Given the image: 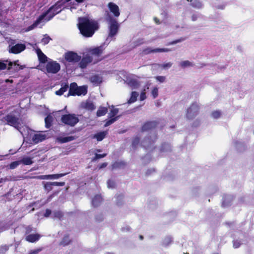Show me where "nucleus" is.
<instances>
[{
  "mask_svg": "<svg viewBox=\"0 0 254 254\" xmlns=\"http://www.w3.org/2000/svg\"><path fill=\"white\" fill-rule=\"evenodd\" d=\"M23 164L25 165H29L33 163V161L30 157H25L22 159L21 160Z\"/></svg>",
  "mask_w": 254,
  "mask_h": 254,
  "instance_id": "7c9ffc66",
  "label": "nucleus"
},
{
  "mask_svg": "<svg viewBox=\"0 0 254 254\" xmlns=\"http://www.w3.org/2000/svg\"><path fill=\"white\" fill-rule=\"evenodd\" d=\"M104 52L103 47L102 46L90 48L88 52L90 57L93 58V64H96L102 61L104 57L102 56Z\"/></svg>",
  "mask_w": 254,
  "mask_h": 254,
  "instance_id": "20e7f679",
  "label": "nucleus"
},
{
  "mask_svg": "<svg viewBox=\"0 0 254 254\" xmlns=\"http://www.w3.org/2000/svg\"><path fill=\"white\" fill-rule=\"evenodd\" d=\"M6 64L2 62H0V70L6 69Z\"/></svg>",
  "mask_w": 254,
  "mask_h": 254,
  "instance_id": "603ef678",
  "label": "nucleus"
},
{
  "mask_svg": "<svg viewBox=\"0 0 254 254\" xmlns=\"http://www.w3.org/2000/svg\"><path fill=\"white\" fill-rule=\"evenodd\" d=\"M87 93V87L83 85L78 86L76 82H72L69 86L67 96L85 95Z\"/></svg>",
  "mask_w": 254,
  "mask_h": 254,
  "instance_id": "7ed1b4c3",
  "label": "nucleus"
},
{
  "mask_svg": "<svg viewBox=\"0 0 254 254\" xmlns=\"http://www.w3.org/2000/svg\"><path fill=\"white\" fill-rule=\"evenodd\" d=\"M144 43V41L143 38H140L137 40H136L134 42V46L133 47H136L139 46H140Z\"/></svg>",
  "mask_w": 254,
  "mask_h": 254,
  "instance_id": "e433bc0d",
  "label": "nucleus"
},
{
  "mask_svg": "<svg viewBox=\"0 0 254 254\" xmlns=\"http://www.w3.org/2000/svg\"><path fill=\"white\" fill-rule=\"evenodd\" d=\"M71 242V240L69 238V235H66L64 237L60 243V245L63 246H66L69 245Z\"/></svg>",
  "mask_w": 254,
  "mask_h": 254,
  "instance_id": "cd10ccee",
  "label": "nucleus"
},
{
  "mask_svg": "<svg viewBox=\"0 0 254 254\" xmlns=\"http://www.w3.org/2000/svg\"><path fill=\"white\" fill-rule=\"evenodd\" d=\"M102 201V198L100 195H95L92 199V205L94 207H97L99 205Z\"/></svg>",
  "mask_w": 254,
  "mask_h": 254,
  "instance_id": "a878e982",
  "label": "nucleus"
},
{
  "mask_svg": "<svg viewBox=\"0 0 254 254\" xmlns=\"http://www.w3.org/2000/svg\"><path fill=\"white\" fill-rule=\"evenodd\" d=\"M148 142H150V141H149V138H145V139L143 140V143Z\"/></svg>",
  "mask_w": 254,
  "mask_h": 254,
  "instance_id": "0e129e2a",
  "label": "nucleus"
},
{
  "mask_svg": "<svg viewBox=\"0 0 254 254\" xmlns=\"http://www.w3.org/2000/svg\"><path fill=\"white\" fill-rule=\"evenodd\" d=\"M107 185L109 188H114L116 186L115 182L112 180H109L107 182Z\"/></svg>",
  "mask_w": 254,
  "mask_h": 254,
  "instance_id": "37998d69",
  "label": "nucleus"
},
{
  "mask_svg": "<svg viewBox=\"0 0 254 254\" xmlns=\"http://www.w3.org/2000/svg\"><path fill=\"white\" fill-rule=\"evenodd\" d=\"M118 117H116L114 118H111L110 119L107 120L104 125L105 127H108L112 124L113 123H114L115 121H116L118 120Z\"/></svg>",
  "mask_w": 254,
  "mask_h": 254,
  "instance_id": "4c0bfd02",
  "label": "nucleus"
},
{
  "mask_svg": "<svg viewBox=\"0 0 254 254\" xmlns=\"http://www.w3.org/2000/svg\"><path fill=\"white\" fill-rule=\"evenodd\" d=\"M140 142V138L139 137H134L132 141V146L133 148H136Z\"/></svg>",
  "mask_w": 254,
  "mask_h": 254,
  "instance_id": "f704fd0d",
  "label": "nucleus"
},
{
  "mask_svg": "<svg viewBox=\"0 0 254 254\" xmlns=\"http://www.w3.org/2000/svg\"><path fill=\"white\" fill-rule=\"evenodd\" d=\"M197 19V15L195 14H193L191 15V20L193 21L196 20Z\"/></svg>",
  "mask_w": 254,
  "mask_h": 254,
  "instance_id": "13d9d810",
  "label": "nucleus"
},
{
  "mask_svg": "<svg viewBox=\"0 0 254 254\" xmlns=\"http://www.w3.org/2000/svg\"><path fill=\"white\" fill-rule=\"evenodd\" d=\"M153 20H154V22H155V23H156L157 24H160V21L157 17H154Z\"/></svg>",
  "mask_w": 254,
  "mask_h": 254,
  "instance_id": "bf43d9fd",
  "label": "nucleus"
},
{
  "mask_svg": "<svg viewBox=\"0 0 254 254\" xmlns=\"http://www.w3.org/2000/svg\"><path fill=\"white\" fill-rule=\"evenodd\" d=\"M36 53L40 63L45 64L47 62V57L42 52L40 49L36 50Z\"/></svg>",
  "mask_w": 254,
  "mask_h": 254,
  "instance_id": "4be33fe9",
  "label": "nucleus"
},
{
  "mask_svg": "<svg viewBox=\"0 0 254 254\" xmlns=\"http://www.w3.org/2000/svg\"><path fill=\"white\" fill-rule=\"evenodd\" d=\"M106 156H107V153H104L102 154H99L96 153L95 156L92 158V161L95 162L97 160L100 159V158H104V157H106Z\"/></svg>",
  "mask_w": 254,
  "mask_h": 254,
  "instance_id": "473e14b6",
  "label": "nucleus"
},
{
  "mask_svg": "<svg viewBox=\"0 0 254 254\" xmlns=\"http://www.w3.org/2000/svg\"><path fill=\"white\" fill-rule=\"evenodd\" d=\"M46 69L48 73H57L60 71L61 65L56 61H51L47 63Z\"/></svg>",
  "mask_w": 254,
  "mask_h": 254,
  "instance_id": "9d476101",
  "label": "nucleus"
},
{
  "mask_svg": "<svg viewBox=\"0 0 254 254\" xmlns=\"http://www.w3.org/2000/svg\"><path fill=\"white\" fill-rule=\"evenodd\" d=\"M15 40H11L10 41L8 50L9 53L13 54H18L26 49V46L23 44L18 43L15 45H13L15 44Z\"/></svg>",
  "mask_w": 254,
  "mask_h": 254,
  "instance_id": "6e6552de",
  "label": "nucleus"
},
{
  "mask_svg": "<svg viewBox=\"0 0 254 254\" xmlns=\"http://www.w3.org/2000/svg\"><path fill=\"white\" fill-rule=\"evenodd\" d=\"M12 63L11 62H10L9 63H8V69H10L12 68Z\"/></svg>",
  "mask_w": 254,
  "mask_h": 254,
  "instance_id": "680f3d73",
  "label": "nucleus"
},
{
  "mask_svg": "<svg viewBox=\"0 0 254 254\" xmlns=\"http://www.w3.org/2000/svg\"><path fill=\"white\" fill-rule=\"evenodd\" d=\"M78 28L83 37L89 38L99 29V25L96 20L83 17L79 19Z\"/></svg>",
  "mask_w": 254,
  "mask_h": 254,
  "instance_id": "f257e3e1",
  "label": "nucleus"
},
{
  "mask_svg": "<svg viewBox=\"0 0 254 254\" xmlns=\"http://www.w3.org/2000/svg\"><path fill=\"white\" fill-rule=\"evenodd\" d=\"M43 185L45 191L47 193H48L53 189L54 186H56L62 187L65 185V183L64 182H43Z\"/></svg>",
  "mask_w": 254,
  "mask_h": 254,
  "instance_id": "f8f14e48",
  "label": "nucleus"
},
{
  "mask_svg": "<svg viewBox=\"0 0 254 254\" xmlns=\"http://www.w3.org/2000/svg\"><path fill=\"white\" fill-rule=\"evenodd\" d=\"M180 65L182 67H185L189 66H192V64L189 61H185L183 62H182L180 63Z\"/></svg>",
  "mask_w": 254,
  "mask_h": 254,
  "instance_id": "a19ab883",
  "label": "nucleus"
},
{
  "mask_svg": "<svg viewBox=\"0 0 254 254\" xmlns=\"http://www.w3.org/2000/svg\"><path fill=\"white\" fill-rule=\"evenodd\" d=\"M46 139V135L45 134L38 133L34 134L32 136V140L35 143H38Z\"/></svg>",
  "mask_w": 254,
  "mask_h": 254,
  "instance_id": "b1692460",
  "label": "nucleus"
},
{
  "mask_svg": "<svg viewBox=\"0 0 254 254\" xmlns=\"http://www.w3.org/2000/svg\"><path fill=\"white\" fill-rule=\"evenodd\" d=\"M104 17L105 20L109 24L108 36L113 37L117 34L120 27V24L117 20L109 13L108 10L105 11Z\"/></svg>",
  "mask_w": 254,
  "mask_h": 254,
  "instance_id": "f03ea898",
  "label": "nucleus"
},
{
  "mask_svg": "<svg viewBox=\"0 0 254 254\" xmlns=\"http://www.w3.org/2000/svg\"><path fill=\"white\" fill-rule=\"evenodd\" d=\"M18 165V163L17 161L12 162L10 165V168L11 169H14Z\"/></svg>",
  "mask_w": 254,
  "mask_h": 254,
  "instance_id": "8fccbe9b",
  "label": "nucleus"
},
{
  "mask_svg": "<svg viewBox=\"0 0 254 254\" xmlns=\"http://www.w3.org/2000/svg\"><path fill=\"white\" fill-rule=\"evenodd\" d=\"M65 60L69 63H77L81 60V56L73 51H68L64 54Z\"/></svg>",
  "mask_w": 254,
  "mask_h": 254,
  "instance_id": "9b49d317",
  "label": "nucleus"
},
{
  "mask_svg": "<svg viewBox=\"0 0 254 254\" xmlns=\"http://www.w3.org/2000/svg\"><path fill=\"white\" fill-rule=\"evenodd\" d=\"M40 238V235L38 234H30L26 237V240L30 243H34L38 241Z\"/></svg>",
  "mask_w": 254,
  "mask_h": 254,
  "instance_id": "393cba45",
  "label": "nucleus"
},
{
  "mask_svg": "<svg viewBox=\"0 0 254 254\" xmlns=\"http://www.w3.org/2000/svg\"><path fill=\"white\" fill-rule=\"evenodd\" d=\"M51 210L49 209H47L45 211V213H44V216L46 217H49L50 215L51 214Z\"/></svg>",
  "mask_w": 254,
  "mask_h": 254,
  "instance_id": "864d4df0",
  "label": "nucleus"
},
{
  "mask_svg": "<svg viewBox=\"0 0 254 254\" xmlns=\"http://www.w3.org/2000/svg\"><path fill=\"white\" fill-rule=\"evenodd\" d=\"M172 241L171 238L168 237L166 238L164 243L166 245H168L172 242Z\"/></svg>",
  "mask_w": 254,
  "mask_h": 254,
  "instance_id": "09e8293b",
  "label": "nucleus"
},
{
  "mask_svg": "<svg viewBox=\"0 0 254 254\" xmlns=\"http://www.w3.org/2000/svg\"><path fill=\"white\" fill-rule=\"evenodd\" d=\"M108 134V130L100 131L94 134L92 136V138L96 139L97 141H101L106 137Z\"/></svg>",
  "mask_w": 254,
  "mask_h": 254,
  "instance_id": "f3484780",
  "label": "nucleus"
},
{
  "mask_svg": "<svg viewBox=\"0 0 254 254\" xmlns=\"http://www.w3.org/2000/svg\"><path fill=\"white\" fill-rule=\"evenodd\" d=\"M14 66H15V70H19V69H23L22 65H20L18 64H14Z\"/></svg>",
  "mask_w": 254,
  "mask_h": 254,
  "instance_id": "4d7b16f0",
  "label": "nucleus"
},
{
  "mask_svg": "<svg viewBox=\"0 0 254 254\" xmlns=\"http://www.w3.org/2000/svg\"><path fill=\"white\" fill-rule=\"evenodd\" d=\"M85 0H75V1L78 3H81L83 2Z\"/></svg>",
  "mask_w": 254,
  "mask_h": 254,
  "instance_id": "69168bd1",
  "label": "nucleus"
},
{
  "mask_svg": "<svg viewBox=\"0 0 254 254\" xmlns=\"http://www.w3.org/2000/svg\"><path fill=\"white\" fill-rule=\"evenodd\" d=\"M212 117L214 119H218L221 116V113L218 111H215L212 113Z\"/></svg>",
  "mask_w": 254,
  "mask_h": 254,
  "instance_id": "a18cd8bd",
  "label": "nucleus"
},
{
  "mask_svg": "<svg viewBox=\"0 0 254 254\" xmlns=\"http://www.w3.org/2000/svg\"><path fill=\"white\" fill-rule=\"evenodd\" d=\"M218 8H220V9H223V6H221V5L218 6Z\"/></svg>",
  "mask_w": 254,
  "mask_h": 254,
  "instance_id": "774afa93",
  "label": "nucleus"
},
{
  "mask_svg": "<svg viewBox=\"0 0 254 254\" xmlns=\"http://www.w3.org/2000/svg\"><path fill=\"white\" fill-rule=\"evenodd\" d=\"M108 112V108L107 107L100 106L98 108L96 112L97 117H101L105 115Z\"/></svg>",
  "mask_w": 254,
  "mask_h": 254,
  "instance_id": "bb28decb",
  "label": "nucleus"
},
{
  "mask_svg": "<svg viewBox=\"0 0 254 254\" xmlns=\"http://www.w3.org/2000/svg\"><path fill=\"white\" fill-rule=\"evenodd\" d=\"M60 192V190H56L54 191L50 195H49L47 198L48 201H50L54 196L57 195L59 192Z\"/></svg>",
  "mask_w": 254,
  "mask_h": 254,
  "instance_id": "c03bdc74",
  "label": "nucleus"
},
{
  "mask_svg": "<svg viewBox=\"0 0 254 254\" xmlns=\"http://www.w3.org/2000/svg\"><path fill=\"white\" fill-rule=\"evenodd\" d=\"M107 165H108L107 163H106V162L103 163L100 165V166H99V169H101L105 168L106 167H107Z\"/></svg>",
  "mask_w": 254,
  "mask_h": 254,
  "instance_id": "6e6d98bb",
  "label": "nucleus"
},
{
  "mask_svg": "<svg viewBox=\"0 0 254 254\" xmlns=\"http://www.w3.org/2000/svg\"><path fill=\"white\" fill-rule=\"evenodd\" d=\"M154 171H155L154 169H152V170H148L147 171L146 174H147V175H149V174H150L151 173V172H154Z\"/></svg>",
  "mask_w": 254,
  "mask_h": 254,
  "instance_id": "e2e57ef3",
  "label": "nucleus"
},
{
  "mask_svg": "<svg viewBox=\"0 0 254 254\" xmlns=\"http://www.w3.org/2000/svg\"><path fill=\"white\" fill-rule=\"evenodd\" d=\"M67 174H68V173H61V174H56L44 175V176H42L41 177V178L43 179H58L61 177L65 176Z\"/></svg>",
  "mask_w": 254,
  "mask_h": 254,
  "instance_id": "6ab92c4d",
  "label": "nucleus"
},
{
  "mask_svg": "<svg viewBox=\"0 0 254 254\" xmlns=\"http://www.w3.org/2000/svg\"><path fill=\"white\" fill-rule=\"evenodd\" d=\"M54 118L51 114H48L45 118V127L50 128L53 125Z\"/></svg>",
  "mask_w": 254,
  "mask_h": 254,
  "instance_id": "5701e85b",
  "label": "nucleus"
},
{
  "mask_svg": "<svg viewBox=\"0 0 254 254\" xmlns=\"http://www.w3.org/2000/svg\"><path fill=\"white\" fill-rule=\"evenodd\" d=\"M74 139L73 136H66L64 137L61 138L60 140L62 143H65L70 141H72Z\"/></svg>",
  "mask_w": 254,
  "mask_h": 254,
  "instance_id": "72a5a7b5",
  "label": "nucleus"
},
{
  "mask_svg": "<svg viewBox=\"0 0 254 254\" xmlns=\"http://www.w3.org/2000/svg\"><path fill=\"white\" fill-rule=\"evenodd\" d=\"M184 40H185V38H181L180 39H177V40H174L173 41L169 42L167 44V45L169 46V45H174V44H177L178 43L184 41Z\"/></svg>",
  "mask_w": 254,
  "mask_h": 254,
  "instance_id": "79ce46f5",
  "label": "nucleus"
},
{
  "mask_svg": "<svg viewBox=\"0 0 254 254\" xmlns=\"http://www.w3.org/2000/svg\"><path fill=\"white\" fill-rule=\"evenodd\" d=\"M119 113V109L118 108H113L109 114L110 118H114Z\"/></svg>",
  "mask_w": 254,
  "mask_h": 254,
  "instance_id": "2f4dec72",
  "label": "nucleus"
},
{
  "mask_svg": "<svg viewBox=\"0 0 254 254\" xmlns=\"http://www.w3.org/2000/svg\"><path fill=\"white\" fill-rule=\"evenodd\" d=\"M51 40V38L49 36H47V37H44L42 39V42L44 45H46V44H47L50 42V41Z\"/></svg>",
  "mask_w": 254,
  "mask_h": 254,
  "instance_id": "49530a36",
  "label": "nucleus"
},
{
  "mask_svg": "<svg viewBox=\"0 0 254 254\" xmlns=\"http://www.w3.org/2000/svg\"><path fill=\"white\" fill-rule=\"evenodd\" d=\"M44 18L45 17L44 15L42 14L40 15L32 25L27 27L26 31H29L33 30L38 26V25L42 21V20H43Z\"/></svg>",
  "mask_w": 254,
  "mask_h": 254,
  "instance_id": "412c9836",
  "label": "nucleus"
},
{
  "mask_svg": "<svg viewBox=\"0 0 254 254\" xmlns=\"http://www.w3.org/2000/svg\"><path fill=\"white\" fill-rule=\"evenodd\" d=\"M172 64L171 63H168L166 64H163L161 66L164 68H169L171 67Z\"/></svg>",
  "mask_w": 254,
  "mask_h": 254,
  "instance_id": "3c124183",
  "label": "nucleus"
},
{
  "mask_svg": "<svg viewBox=\"0 0 254 254\" xmlns=\"http://www.w3.org/2000/svg\"><path fill=\"white\" fill-rule=\"evenodd\" d=\"M81 106L83 108L90 111L94 110L96 108L93 102L90 100H87L85 102H82Z\"/></svg>",
  "mask_w": 254,
  "mask_h": 254,
  "instance_id": "a211bd4d",
  "label": "nucleus"
},
{
  "mask_svg": "<svg viewBox=\"0 0 254 254\" xmlns=\"http://www.w3.org/2000/svg\"><path fill=\"white\" fill-rule=\"evenodd\" d=\"M79 121L77 116L74 114H65L61 117L62 123L70 127L75 126Z\"/></svg>",
  "mask_w": 254,
  "mask_h": 254,
  "instance_id": "423d86ee",
  "label": "nucleus"
},
{
  "mask_svg": "<svg viewBox=\"0 0 254 254\" xmlns=\"http://www.w3.org/2000/svg\"><path fill=\"white\" fill-rule=\"evenodd\" d=\"M156 80L159 82L162 83L165 81L166 77L163 76H157L155 77Z\"/></svg>",
  "mask_w": 254,
  "mask_h": 254,
  "instance_id": "de8ad7c7",
  "label": "nucleus"
},
{
  "mask_svg": "<svg viewBox=\"0 0 254 254\" xmlns=\"http://www.w3.org/2000/svg\"><path fill=\"white\" fill-rule=\"evenodd\" d=\"M107 6L109 11V13L113 14L115 17H118L120 15V11L119 6L113 2H110L108 3Z\"/></svg>",
  "mask_w": 254,
  "mask_h": 254,
  "instance_id": "ddd939ff",
  "label": "nucleus"
},
{
  "mask_svg": "<svg viewBox=\"0 0 254 254\" xmlns=\"http://www.w3.org/2000/svg\"><path fill=\"white\" fill-rule=\"evenodd\" d=\"M140 98L141 101L144 100L146 98V94L145 92H141Z\"/></svg>",
  "mask_w": 254,
  "mask_h": 254,
  "instance_id": "5fc2aeb1",
  "label": "nucleus"
},
{
  "mask_svg": "<svg viewBox=\"0 0 254 254\" xmlns=\"http://www.w3.org/2000/svg\"><path fill=\"white\" fill-rule=\"evenodd\" d=\"M61 86V88L59 90L56 91L55 93L57 95L61 96L67 90L68 88L69 89V86L67 82L62 83Z\"/></svg>",
  "mask_w": 254,
  "mask_h": 254,
  "instance_id": "aec40b11",
  "label": "nucleus"
},
{
  "mask_svg": "<svg viewBox=\"0 0 254 254\" xmlns=\"http://www.w3.org/2000/svg\"><path fill=\"white\" fill-rule=\"evenodd\" d=\"M123 197H124V196H123V195H122V194L118 195L117 196V198H118V199H119V200H122V199H123Z\"/></svg>",
  "mask_w": 254,
  "mask_h": 254,
  "instance_id": "052dcab7",
  "label": "nucleus"
},
{
  "mask_svg": "<svg viewBox=\"0 0 254 254\" xmlns=\"http://www.w3.org/2000/svg\"><path fill=\"white\" fill-rule=\"evenodd\" d=\"M3 119L6 122L8 125L13 127L16 128H18L20 125L18 117L15 116L13 112H10L9 114L6 115L3 117Z\"/></svg>",
  "mask_w": 254,
  "mask_h": 254,
  "instance_id": "0eeeda50",
  "label": "nucleus"
},
{
  "mask_svg": "<svg viewBox=\"0 0 254 254\" xmlns=\"http://www.w3.org/2000/svg\"><path fill=\"white\" fill-rule=\"evenodd\" d=\"M159 123L157 121H147L141 127L142 131H146L155 128Z\"/></svg>",
  "mask_w": 254,
  "mask_h": 254,
  "instance_id": "2eb2a0df",
  "label": "nucleus"
},
{
  "mask_svg": "<svg viewBox=\"0 0 254 254\" xmlns=\"http://www.w3.org/2000/svg\"><path fill=\"white\" fill-rule=\"evenodd\" d=\"M126 165V163L124 162H115L114 163L112 167L113 169H117V168H121L124 167Z\"/></svg>",
  "mask_w": 254,
  "mask_h": 254,
  "instance_id": "c756f323",
  "label": "nucleus"
},
{
  "mask_svg": "<svg viewBox=\"0 0 254 254\" xmlns=\"http://www.w3.org/2000/svg\"><path fill=\"white\" fill-rule=\"evenodd\" d=\"M64 4L63 2V0H60L58 1L56 3L51 6L46 11L43 13L42 14L44 15L45 17L48 14V20H51L53 18L56 14L59 13L62 11V7Z\"/></svg>",
  "mask_w": 254,
  "mask_h": 254,
  "instance_id": "39448f33",
  "label": "nucleus"
},
{
  "mask_svg": "<svg viewBox=\"0 0 254 254\" xmlns=\"http://www.w3.org/2000/svg\"><path fill=\"white\" fill-rule=\"evenodd\" d=\"M171 50L170 49L167 48H156L154 49H152L151 48L147 47L146 48L142 50V53L144 55H148L151 53H156V52H170Z\"/></svg>",
  "mask_w": 254,
  "mask_h": 254,
  "instance_id": "dca6fc26",
  "label": "nucleus"
},
{
  "mask_svg": "<svg viewBox=\"0 0 254 254\" xmlns=\"http://www.w3.org/2000/svg\"><path fill=\"white\" fill-rule=\"evenodd\" d=\"M191 5L195 8H200L202 7V4L200 2L196 0L191 1L190 3Z\"/></svg>",
  "mask_w": 254,
  "mask_h": 254,
  "instance_id": "c9c22d12",
  "label": "nucleus"
},
{
  "mask_svg": "<svg viewBox=\"0 0 254 254\" xmlns=\"http://www.w3.org/2000/svg\"><path fill=\"white\" fill-rule=\"evenodd\" d=\"M54 216L56 218L61 219L64 216V213L61 211H56L54 212Z\"/></svg>",
  "mask_w": 254,
  "mask_h": 254,
  "instance_id": "58836bf2",
  "label": "nucleus"
},
{
  "mask_svg": "<svg viewBox=\"0 0 254 254\" xmlns=\"http://www.w3.org/2000/svg\"><path fill=\"white\" fill-rule=\"evenodd\" d=\"M37 251H33L32 252H31L30 254H37Z\"/></svg>",
  "mask_w": 254,
  "mask_h": 254,
  "instance_id": "338daca9",
  "label": "nucleus"
},
{
  "mask_svg": "<svg viewBox=\"0 0 254 254\" xmlns=\"http://www.w3.org/2000/svg\"><path fill=\"white\" fill-rule=\"evenodd\" d=\"M151 93L153 98H156L158 96V88L157 87H153Z\"/></svg>",
  "mask_w": 254,
  "mask_h": 254,
  "instance_id": "ea45409f",
  "label": "nucleus"
},
{
  "mask_svg": "<svg viewBox=\"0 0 254 254\" xmlns=\"http://www.w3.org/2000/svg\"><path fill=\"white\" fill-rule=\"evenodd\" d=\"M92 63L93 64V60L92 57H90V55L87 54L84 56L80 60L79 63V66L82 69L85 68L89 64Z\"/></svg>",
  "mask_w": 254,
  "mask_h": 254,
  "instance_id": "4468645a",
  "label": "nucleus"
},
{
  "mask_svg": "<svg viewBox=\"0 0 254 254\" xmlns=\"http://www.w3.org/2000/svg\"><path fill=\"white\" fill-rule=\"evenodd\" d=\"M199 107L196 103H192L188 109L186 117L189 120L194 119L199 113Z\"/></svg>",
  "mask_w": 254,
  "mask_h": 254,
  "instance_id": "1a4fd4ad",
  "label": "nucleus"
},
{
  "mask_svg": "<svg viewBox=\"0 0 254 254\" xmlns=\"http://www.w3.org/2000/svg\"><path fill=\"white\" fill-rule=\"evenodd\" d=\"M138 96V94L136 91H132L131 93L130 99L128 100L127 103L129 104L135 102Z\"/></svg>",
  "mask_w": 254,
  "mask_h": 254,
  "instance_id": "c85d7f7f",
  "label": "nucleus"
}]
</instances>
